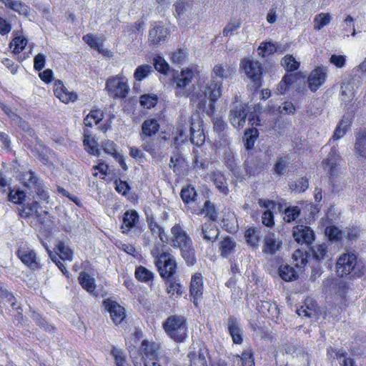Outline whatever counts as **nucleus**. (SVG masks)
Masks as SVG:
<instances>
[{"instance_id": "obj_14", "label": "nucleus", "mask_w": 366, "mask_h": 366, "mask_svg": "<svg viewBox=\"0 0 366 366\" xmlns=\"http://www.w3.org/2000/svg\"><path fill=\"white\" fill-rule=\"evenodd\" d=\"M54 92L56 97L66 104L74 102L77 98L76 94L69 92L60 80L55 81Z\"/></svg>"}, {"instance_id": "obj_19", "label": "nucleus", "mask_w": 366, "mask_h": 366, "mask_svg": "<svg viewBox=\"0 0 366 366\" xmlns=\"http://www.w3.org/2000/svg\"><path fill=\"white\" fill-rule=\"evenodd\" d=\"M190 142L197 146L202 145L205 142V134L202 125L198 122L197 124L192 122L190 128Z\"/></svg>"}, {"instance_id": "obj_18", "label": "nucleus", "mask_w": 366, "mask_h": 366, "mask_svg": "<svg viewBox=\"0 0 366 366\" xmlns=\"http://www.w3.org/2000/svg\"><path fill=\"white\" fill-rule=\"evenodd\" d=\"M355 154L360 160H366V130L360 131L356 134Z\"/></svg>"}, {"instance_id": "obj_25", "label": "nucleus", "mask_w": 366, "mask_h": 366, "mask_svg": "<svg viewBox=\"0 0 366 366\" xmlns=\"http://www.w3.org/2000/svg\"><path fill=\"white\" fill-rule=\"evenodd\" d=\"M203 282L201 273H195L191 280L190 294L192 297H200L202 295Z\"/></svg>"}, {"instance_id": "obj_42", "label": "nucleus", "mask_w": 366, "mask_h": 366, "mask_svg": "<svg viewBox=\"0 0 366 366\" xmlns=\"http://www.w3.org/2000/svg\"><path fill=\"white\" fill-rule=\"evenodd\" d=\"M142 149L151 155L156 154L155 144L152 137L140 136Z\"/></svg>"}, {"instance_id": "obj_32", "label": "nucleus", "mask_w": 366, "mask_h": 366, "mask_svg": "<svg viewBox=\"0 0 366 366\" xmlns=\"http://www.w3.org/2000/svg\"><path fill=\"white\" fill-rule=\"evenodd\" d=\"M104 113L100 109L92 110L84 118V123L86 127H92L97 125L103 119Z\"/></svg>"}, {"instance_id": "obj_34", "label": "nucleus", "mask_w": 366, "mask_h": 366, "mask_svg": "<svg viewBox=\"0 0 366 366\" xmlns=\"http://www.w3.org/2000/svg\"><path fill=\"white\" fill-rule=\"evenodd\" d=\"M308 302L307 300L305 305L297 309L298 315L307 317H312L316 315V303L313 302L312 300H310V303Z\"/></svg>"}, {"instance_id": "obj_44", "label": "nucleus", "mask_w": 366, "mask_h": 366, "mask_svg": "<svg viewBox=\"0 0 366 366\" xmlns=\"http://www.w3.org/2000/svg\"><path fill=\"white\" fill-rule=\"evenodd\" d=\"M277 50V48L275 46L274 44L270 42H266L262 43L259 45L257 51L259 55L262 56V57H264L266 56L273 54Z\"/></svg>"}, {"instance_id": "obj_27", "label": "nucleus", "mask_w": 366, "mask_h": 366, "mask_svg": "<svg viewBox=\"0 0 366 366\" xmlns=\"http://www.w3.org/2000/svg\"><path fill=\"white\" fill-rule=\"evenodd\" d=\"M39 204L36 201H34L31 203H26L21 205V207L19 209V214L21 217L28 218L31 217L34 213L39 217L38 208Z\"/></svg>"}, {"instance_id": "obj_11", "label": "nucleus", "mask_w": 366, "mask_h": 366, "mask_svg": "<svg viewBox=\"0 0 366 366\" xmlns=\"http://www.w3.org/2000/svg\"><path fill=\"white\" fill-rule=\"evenodd\" d=\"M192 123V119L187 117H181L174 137V144L177 147L187 142L188 137H190Z\"/></svg>"}, {"instance_id": "obj_35", "label": "nucleus", "mask_w": 366, "mask_h": 366, "mask_svg": "<svg viewBox=\"0 0 366 366\" xmlns=\"http://www.w3.org/2000/svg\"><path fill=\"white\" fill-rule=\"evenodd\" d=\"M309 252H311L314 259L321 261L327 254V247L325 244L314 245L310 247Z\"/></svg>"}, {"instance_id": "obj_50", "label": "nucleus", "mask_w": 366, "mask_h": 366, "mask_svg": "<svg viewBox=\"0 0 366 366\" xmlns=\"http://www.w3.org/2000/svg\"><path fill=\"white\" fill-rule=\"evenodd\" d=\"M188 357L190 359V366H197L196 361H199V366H207V360L204 353L199 352L198 355L189 352Z\"/></svg>"}, {"instance_id": "obj_41", "label": "nucleus", "mask_w": 366, "mask_h": 366, "mask_svg": "<svg viewBox=\"0 0 366 366\" xmlns=\"http://www.w3.org/2000/svg\"><path fill=\"white\" fill-rule=\"evenodd\" d=\"M282 66L289 71H296L300 66V62L295 60L292 55H286L281 60Z\"/></svg>"}, {"instance_id": "obj_15", "label": "nucleus", "mask_w": 366, "mask_h": 366, "mask_svg": "<svg viewBox=\"0 0 366 366\" xmlns=\"http://www.w3.org/2000/svg\"><path fill=\"white\" fill-rule=\"evenodd\" d=\"M282 241L274 233L267 234L264 239L262 252L266 254H274L280 250Z\"/></svg>"}, {"instance_id": "obj_59", "label": "nucleus", "mask_w": 366, "mask_h": 366, "mask_svg": "<svg viewBox=\"0 0 366 366\" xmlns=\"http://www.w3.org/2000/svg\"><path fill=\"white\" fill-rule=\"evenodd\" d=\"M102 147L106 153L112 155L115 158H118L117 154L119 153L116 151L117 146L114 142L111 140H105L102 143Z\"/></svg>"}, {"instance_id": "obj_60", "label": "nucleus", "mask_w": 366, "mask_h": 366, "mask_svg": "<svg viewBox=\"0 0 366 366\" xmlns=\"http://www.w3.org/2000/svg\"><path fill=\"white\" fill-rule=\"evenodd\" d=\"M154 67L156 70L161 73H166L169 69V64L161 56L154 58Z\"/></svg>"}, {"instance_id": "obj_64", "label": "nucleus", "mask_w": 366, "mask_h": 366, "mask_svg": "<svg viewBox=\"0 0 366 366\" xmlns=\"http://www.w3.org/2000/svg\"><path fill=\"white\" fill-rule=\"evenodd\" d=\"M262 222L263 224L268 227H272L274 225V214L271 210L267 209L263 212L262 215Z\"/></svg>"}, {"instance_id": "obj_5", "label": "nucleus", "mask_w": 366, "mask_h": 366, "mask_svg": "<svg viewBox=\"0 0 366 366\" xmlns=\"http://www.w3.org/2000/svg\"><path fill=\"white\" fill-rule=\"evenodd\" d=\"M162 327L166 334L177 342H183L187 338V322L183 315L169 316L163 322Z\"/></svg>"}, {"instance_id": "obj_48", "label": "nucleus", "mask_w": 366, "mask_h": 366, "mask_svg": "<svg viewBox=\"0 0 366 366\" xmlns=\"http://www.w3.org/2000/svg\"><path fill=\"white\" fill-rule=\"evenodd\" d=\"M245 239L248 244L252 247H257L259 240L257 230L248 229L245 232Z\"/></svg>"}, {"instance_id": "obj_40", "label": "nucleus", "mask_w": 366, "mask_h": 366, "mask_svg": "<svg viewBox=\"0 0 366 366\" xmlns=\"http://www.w3.org/2000/svg\"><path fill=\"white\" fill-rule=\"evenodd\" d=\"M169 282V285L167 288V292L172 295L175 293L180 296L182 294V285L179 283L176 278L174 277V274L171 277L165 278Z\"/></svg>"}, {"instance_id": "obj_57", "label": "nucleus", "mask_w": 366, "mask_h": 366, "mask_svg": "<svg viewBox=\"0 0 366 366\" xmlns=\"http://www.w3.org/2000/svg\"><path fill=\"white\" fill-rule=\"evenodd\" d=\"M307 254L305 255L299 249L296 250L292 256L293 260L295 262V266L297 267H302L307 262Z\"/></svg>"}, {"instance_id": "obj_31", "label": "nucleus", "mask_w": 366, "mask_h": 366, "mask_svg": "<svg viewBox=\"0 0 366 366\" xmlns=\"http://www.w3.org/2000/svg\"><path fill=\"white\" fill-rule=\"evenodd\" d=\"M280 277L286 282L297 280L298 275L292 267L290 265H281L278 269Z\"/></svg>"}, {"instance_id": "obj_36", "label": "nucleus", "mask_w": 366, "mask_h": 366, "mask_svg": "<svg viewBox=\"0 0 366 366\" xmlns=\"http://www.w3.org/2000/svg\"><path fill=\"white\" fill-rule=\"evenodd\" d=\"M153 71V66L149 64H142L137 67L134 73L136 81H141Z\"/></svg>"}, {"instance_id": "obj_7", "label": "nucleus", "mask_w": 366, "mask_h": 366, "mask_svg": "<svg viewBox=\"0 0 366 366\" xmlns=\"http://www.w3.org/2000/svg\"><path fill=\"white\" fill-rule=\"evenodd\" d=\"M249 112V107L245 103L234 102L231 105L229 114V121L236 129L242 128L246 122L247 117Z\"/></svg>"}, {"instance_id": "obj_37", "label": "nucleus", "mask_w": 366, "mask_h": 366, "mask_svg": "<svg viewBox=\"0 0 366 366\" xmlns=\"http://www.w3.org/2000/svg\"><path fill=\"white\" fill-rule=\"evenodd\" d=\"M135 277L141 282H148L154 278V273L143 266L137 267L135 270Z\"/></svg>"}, {"instance_id": "obj_16", "label": "nucleus", "mask_w": 366, "mask_h": 366, "mask_svg": "<svg viewBox=\"0 0 366 366\" xmlns=\"http://www.w3.org/2000/svg\"><path fill=\"white\" fill-rule=\"evenodd\" d=\"M326 79V72L325 69L317 67L314 69L308 77V86L311 91H317L320 86L324 84Z\"/></svg>"}, {"instance_id": "obj_61", "label": "nucleus", "mask_w": 366, "mask_h": 366, "mask_svg": "<svg viewBox=\"0 0 366 366\" xmlns=\"http://www.w3.org/2000/svg\"><path fill=\"white\" fill-rule=\"evenodd\" d=\"M174 6L175 11L178 16L182 15L191 9V4L186 0H179Z\"/></svg>"}, {"instance_id": "obj_33", "label": "nucleus", "mask_w": 366, "mask_h": 366, "mask_svg": "<svg viewBox=\"0 0 366 366\" xmlns=\"http://www.w3.org/2000/svg\"><path fill=\"white\" fill-rule=\"evenodd\" d=\"M258 135L259 132L256 128L249 129L245 131L243 139L244 142V147L247 150H249L253 148Z\"/></svg>"}, {"instance_id": "obj_56", "label": "nucleus", "mask_w": 366, "mask_h": 366, "mask_svg": "<svg viewBox=\"0 0 366 366\" xmlns=\"http://www.w3.org/2000/svg\"><path fill=\"white\" fill-rule=\"evenodd\" d=\"M11 10L17 12L20 15H29V6L21 1L15 0Z\"/></svg>"}, {"instance_id": "obj_52", "label": "nucleus", "mask_w": 366, "mask_h": 366, "mask_svg": "<svg viewBox=\"0 0 366 366\" xmlns=\"http://www.w3.org/2000/svg\"><path fill=\"white\" fill-rule=\"evenodd\" d=\"M0 298L1 300V303L5 307H9V305L10 304H11L13 305L14 304L15 297L6 289L0 290Z\"/></svg>"}, {"instance_id": "obj_43", "label": "nucleus", "mask_w": 366, "mask_h": 366, "mask_svg": "<svg viewBox=\"0 0 366 366\" xmlns=\"http://www.w3.org/2000/svg\"><path fill=\"white\" fill-rule=\"evenodd\" d=\"M213 182L216 187L222 193L227 194L228 188L227 187L224 177L220 173H216L213 175Z\"/></svg>"}, {"instance_id": "obj_6", "label": "nucleus", "mask_w": 366, "mask_h": 366, "mask_svg": "<svg viewBox=\"0 0 366 366\" xmlns=\"http://www.w3.org/2000/svg\"><path fill=\"white\" fill-rule=\"evenodd\" d=\"M124 76H115L109 78L106 82V89L109 97L114 99H124L129 93V86Z\"/></svg>"}, {"instance_id": "obj_49", "label": "nucleus", "mask_w": 366, "mask_h": 366, "mask_svg": "<svg viewBox=\"0 0 366 366\" xmlns=\"http://www.w3.org/2000/svg\"><path fill=\"white\" fill-rule=\"evenodd\" d=\"M58 250L59 252V258L61 259H67L69 261L72 260V251L66 245L64 242H59L57 245Z\"/></svg>"}, {"instance_id": "obj_23", "label": "nucleus", "mask_w": 366, "mask_h": 366, "mask_svg": "<svg viewBox=\"0 0 366 366\" xmlns=\"http://www.w3.org/2000/svg\"><path fill=\"white\" fill-rule=\"evenodd\" d=\"M169 35V30L162 26H156L153 27L149 33V41L153 44H158L164 41Z\"/></svg>"}, {"instance_id": "obj_22", "label": "nucleus", "mask_w": 366, "mask_h": 366, "mask_svg": "<svg viewBox=\"0 0 366 366\" xmlns=\"http://www.w3.org/2000/svg\"><path fill=\"white\" fill-rule=\"evenodd\" d=\"M218 234L219 229L213 223H205L202 225L200 236H202L207 242H213L215 241Z\"/></svg>"}, {"instance_id": "obj_58", "label": "nucleus", "mask_w": 366, "mask_h": 366, "mask_svg": "<svg viewBox=\"0 0 366 366\" xmlns=\"http://www.w3.org/2000/svg\"><path fill=\"white\" fill-rule=\"evenodd\" d=\"M202 213L209 216L210 219L214 220L217 217V212L214 204L209 200L204 202V207L202 209Z\"/></svg>"}, {"instance_id": "obj_10", "label": "nucleus", "mask_w": 366, "mask_h": 366, "mask_svg": "<svg viewBox=\"0 0 366 366\" xmlns=\"http://www.w3.org/2000/svg\"><path fill=\"white\" fill-rule=\"evenodd\" d=\"M357 263V257L354 254H343L337 259L336 264L337 273L343 277L354 270Z\"/></svg>"}, {"instance_id": "obj_63", "label": "nucleus", "mask_w": 366, "mask_h": 366, "mask_svg": "<svg viewBox=\"0 0 366 366\" xmlns=\"http://www.w3.org/2000/svg\"><path fill=\"white\" fill-rule=\"evenodd\" d=\"M288 164L287 161L285 157H280L276 162L274 170L277 174H283L286 172V168Z\"/></svg>"}, {"instance_id": "obj_17", "label": "nucleus", "mask_w": 366, "mask_h": 366, "mask_svg": "<svg viewBox=\"0 0 366 366\" xmlns=\"http://www.w3.org/2000/svg\"><path fill=\"white\" fill-rule=\"evenodd\" d=\"M227 329L234 343L241 344L242 342V330L238 320L235 317H229L227 320Z\"/></svg>"}, {"instance_id": "obj_4", "label": "nucleus", "mask_w": 366, "mask_h": 366, "mask_svg": "<svg viewBox=\"0 0 366 366\" xmlns=\"http://www.w3.org/2000/svg\"><path fill=\"white\" fill-rule=\"evenodd\" d=\"M164 244L160 242H155L151 249V254L154 259L160 276L162 278L171 277L177 272V262L174 256L169 252H164Z\"/></svg>"}, {"instance_id": "obj_28", "label": "nucleus", "mask_w": 366, "mask_h": 366, "mask_svg": "<svg viewBox=\"0 0 366 366\" xmlns=\"http://www.w3.org/2000/svg\"><path fill=\"white\" fill-rule=\"evenodd\" d=\"M144 355L149 359L154 360L159 355V345L154 342L143 340L142 342Z\"/></svg>"}, {"instance_id": "obj_8", "label": "nucleus", "mask_w": 366, "mask_h": 366, "mask_svg": "<svg viewBox=\"0 0 366 366\" xmlns=\"http://www.w3.org/2000/svg\"><path fill=\"white\" fill-rule=\"evenodd\" d=\"M240 67L244 70L247 77L254 83L256 88L262 85V64L257 60L244 59L241 61Z\"/></svg>"}, {"instance_id": "obj_20", "label": "nucleus", "mask_w": 366, "mask_h": 366, "mask_svg": "<svg viewBox=\"0 0 366 366\" xmlns=\"http://www.w3.org/2000/svg\"><path fill=\"white\" fill-rule=\"evenodd\" d=\"M340 160V155L335 147H332L327 158L324 161L325 169L330 177H333L336 173V167Z\"/></svg>"}, {"instance_id": "obj_39", "label": "nucleus", "mask_w": 366, "mask_h": 366, "mask_svg": "<svg viewBox=\"0 0 366 366\" xmlns=\"http://www.w3.org/2000/svg\"><path fill=\"white\" fill-rule=\"evenodd\" d=\"M23 181L24 186L31 189H34L41 182L33 172L25 173L23 176Z\"/></svg>"}, {"instance_id": "obj_21", "label": "nucleus", "mask_w": 366, "mask_h": 366, "mask_svg": "<svg viewBox=\"0 0 366 366\" xmlns=\"http://www.w3.org/2000/svg\"><path fill=\"white\" fill-rule=\"evenodd\" d=\"M139 220L138 213L135 210H127L124 212L122 218L121 229L123 233H127L131 229L135 227Z\"/></svg>"}, {"instance_id": "obj_3", "label": "nucleus", "mask_w": 366, "mask_h": 366, "mask_svg": "<svg viewBox=\"0 0 366 366\" xmlns=\"http://www.w3.org/2000/svg\"><path fill=\"white\" fill-rule=\"evenodd\" d=\"M170 245L179 249L181 256L187 266H193L197 262L192 241L179 224H174L171 228Z\"/></svg>"}, {"instance_id": "obj_30", "label": "nucleus", "mask_w": 366, "mask_h": 366, "mask_svg": "<svg viewBox=\"0 0 366 366\" xmlns=\"http://www.w3.org/2000/svg\"><path fill=\"white\" fill-rule=\"evenodd\" d=\"M79 283L87 292H92L96 288L95 280L93 277L84 272H81L79 276Z\"/></svg>"}, {"instance_id": "obj_55", "label": "nucleus", "mask_w": 366, "mask_h": 366, "mask_svg": "<svg viewBox=\"0 0 366 366\" xmlns=\"http://www.w3.org/2000/svg\"><path fill=\"white\" fill-rule=\"evenodd\" d=\"M83 40L89 45L92 48L101 52L102 44L99 42V39L96 38L93 34H88L83 36Z\"/></svg>"}, {"instance_id": "obj_26", "label": "nucleus", "mask_w": 366, "mask_h": 366, "mask_svg": "<svg viewBox=\"0 0 366 366\" xmlns=\"http://www.w3.org/2000/svg\"><path fill=\"white\" fill-rule=\"evenodd\" d=\"M236 242L234 240L229 237L224 238L220 242L219 251L223 257H227L231 254L234 252Z\"/></svg>"}, {"instance_id": "obj_38", "label": "nucleus", "mask_w": 366, "mask_h": 366, "mask_svg": "<svg viewBox=\"0 0 366 366\" xmlns=\"http://www.w3.org/2000/svg\"><path fill=\"white\" fill-rule=\"evenodd\" d=\"M180 196L184 203L189 204L196 199L197 192L193 186L188 185L182 189Z\"/></svg>"}, {"instance_id": "obj_29", "label": "nucleus", "mask_w": 366, "mask_h": 366, "mask_svg": "<svg viewBox=\"0 0 366 366\" xmlns=\"http://www.w3.org/2000/svg\"><path fill=\"white\" fill-rule=\"evenodd\" d=\"M89 131L84 129V145L85 149L90 154L99 156L100 154L99 149L97 148V143L96 140L88 134Z\"/></svg>"}, {"instance_id": "obj_12", "label": "nucleus", "mask_w": 366, "mask_h": 366, "mask_svg": "<svg viewBox=\"0 0 366 366\" xmlns=\"http://www.w3.org/2000/svg\"><path fill=\"white\" fill-rule=\"evenodd\" d=\"M293 237L298 243L309 245L313 242L315 234L310 227L304 225H297L293 228Z\"/></svg>"}, {"instance_id": "obj_47", "label": "nucleus", "mask_w": 366, "mask_h": 366, "mask_svg": "<svg viewBox=\"0 0 366 366\" xmlns=\"http://www.w3.org/2000/svg\"><path fill=\"white\" fill-rule=\"evenodd\" d=\"M111 354L115 360L117 366H129L126 362L125 355L122 350L113 347Z\"/></svg>"}, {"instance_id": "obj_62", "label": "nucleus", "mask_w": 366, "mask_h": 366, "mask_svg": "<svg viewBox=\"0 0 366 366\" xmlns=\"http://www.w3.org/2000/svg\"><path fill=\"white\" fill-rule=\"evenodd\" d=\"M25 197V192L21 190H17L14 193L11 192L9 194V200L15 204H22Z\"/></svg>"}, {"instance_id": "obj_1", "label": "nucleus", "mask_w": 366, "mask_h": 366, "mask_svg": "<svg viewBox=\"0 0 366 366\" xmlns=\"http://www.w3.org/2000/svg\"><path fill=\"white\" fill-rule=\"evenodd\" d=\"M236 73V69L232 65L217 64L214 66L211 79L204 88V94L209 103L207 114L212 117L214 114L215 103L222 94V81L231 78Z\"/></svg>"}, {"instance_id": "obj_13", "label": "nucleus", "mask_w": 366, "mask_h": 366, "mask_svg": "<svg viewBox=\"0 0 366 366\" xmlns=\"http://www.w3.org/2000/svg\"><path fill=\"white\" fill-rule=\"evenodd\" d=\"M104 305L109 312L110 317L115 325L120 324L125 318L124 308L116 302L106 300L104 301Z\"/></svg>"}, {"instance_id": "obj_45", "label": "nucleus", "mask_w": 366, "mask_h": 366, "mask_svg": "<svg viewBox=\"0 0 366 366\" xmlns=\"http://www.w3.org/2000/svg\"><path fill=\"white\" fill-rule=\"evenodd\" d=\"M27 44V39L24 37L21 36H16L15 37L13 41L10 43L9 46L10 47H14L13 52L15 54L21 53L24 47L26 46Z\"/></svg>"}, {"instance_id": "obj_54", "label": "nucleus", "mask_w": 366, "mask_h": 366, "mask_svg": "<svg viewBox=\"0 0 366 366\" xmlns=\"http://www.w3.org/2000/svg\"><path fill=\"white\" fill-rule=\"evenodd\" d=\"M241 22L239 20H233L229 21L222 31L224 36H232L234 31L240 27Z\"/></svg>"}, {"instance_id": "obj_51", "label": "nucleus", "mask_w": 366, "mask_h": 366, "mask_svg": "<svg viewBox=\"0 0 366 366\" xmlns=\"http://www.w3.org/2000/svg\"><path fill=\"white\" fill-rule=\"evenodd\" d=\"M315 29L320 30L325 26L327 25L330 21V16L329 14H320L316 16L315 19Z\"/></svg>"}, {"instance_id": "obj_9", "label": "nucleus", "mask_w": 366, "mask_h": 366, "mask_svg": "<svg viewBox=\"0 0 366 366\" xmlns=\"http://www.w3.org/2000/svg\"><path fill=\"white\" fill-rule=\"evenodd\" d=\"M16 255L30 269L35 271L41 268L40 259L36 252L28 245H21L16 251Z\"/></svg>"}, {"instance_id": "obj_46", "label": "nucleus", "mask_w": 366, "mask_h": 366, "mask_svg": "<svg viewBox=\"0 0 366 366\" xmlns=\"http://www.w3.org/2000/svg\"><path fill=\"white\" fill-rule=\"evenodd\" d=\"M300 214V209L297 207H289L285 210L284 220L287 222H291L296 219Z\"/></svg>"}, {"instance_id": "obj_24", "label": "nucleus", "mask_w": 366, "mask_h": 366, "mask_svg": "<svg viewBox=\"0 0 366 366\" xmlns=\"http://www.w3.org/2000/svg\"><path fill=\"white\" fill-rule=\"evenodd\" d=\"M159 129V124L154 119L145 120L142 124V132L139 136L152 137L154 136Z\"/></svg>"}, {"instance_id": "obj_2", "label": "nucleus", "mask_w": 366, "mask_h": 366, "mask_svg": "<svg viewBox=\"0 0 366 366\" xmlns=\"http://www.w3.org/2000/svg\"><path fill=\"white\" fill-rule=\"evenodd\" d=\"M194 72L191 69L182 70L180 74L174 76L173 83L175 85L176 95L181 97H190V101L196 105L199 112L207 113L208 108L207 98L203 94L194 92V84L192 83Z\"/></svg>"}, {"instance_id": "obj_53", "label": "nucleus", "mask_w": 366, "mask_h": 366, "mask_svg": "<svg viewBox=\"0 0 366 366\" xmlns=\"http://www.w3.org/2000/svg\"><path fill=\"white\" fill-rule=\"evenodd\" d=\"M140 103L142 106L145 108L150 109L154 107L157 103V98L156 96L149 94H144L140 97Z\"/></svg>"}]
</instances>
